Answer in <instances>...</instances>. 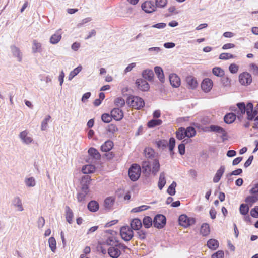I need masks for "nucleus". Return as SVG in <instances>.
I'll use <instances>...</instances> for the list:
<instances>
[{
  "label": "nucleus",
  "mask_w": 258,
  "mask_h": 258,
  "mask_svg": "<svg viewBox=\"0 0 258 258\" xmlns=\"http://www.w3.org/2000/svg\"><path fill=\"white\" fill-rule=\"evenodd\" d=\"M91 181V177L88 175H85L82 179L81 184L82 185L81 190L77 195V200L78 202H84L86 196L89 192V185Z\"/></svg>",
  "instance_id": "f257e3e1"
},
{
  "label": "nucleus",
  "mask_w": 258,
  "mask_h": 258,
  "mask_svg": "<svg viewBox=\"0 0 258 258\" xmlns=\"http://www.w3.org/2000/svg\"><path fill=\"white\" fill-rule=\"evenodd\" d=\"M126 103L130 106L137 109H140L145 105L143 99L138 96H129L126 100Z\"/></svg>",
  "instance_id": "f03ea898"
},
{
  "label": "nucleus",
  "mask_w": 258,
  "mask_h": 258,
  "mask_svg": "<svg viewBox=\"0 0 258 258\" xmlns=\"http://www.w3.org/2000/svg\"><path fill=\"white\" fill-rule=\"evenodd\" d=\"M128 172L130 179L133 181H136L141 175V169L138 164H133L130 167Z\"/></svg>",
  "instance_id": "7ed1b4c3"
},
{
  "label": "nucleus",
  "mask_w": 258,
  "mask_h": 258,
  "mask_svg": "<svg viewBox=\"0 0 258 258\" xmlns=\"http://www.w3.org/2000/svg\"><path fill=\"white\" fill-rule=\"evenodd\" d=\"M120 232L122 239L125 241H129L134 236L132 229L128 226H122L120 228Z\"/></svg>",
  "instance_id": "20e7f679"
},
{
  "label": "nucleus",
  "mask_w": 258,
  "mask_h": 258,
  "mask_svg": "<svg viewBox=\"0 0 258 258\" xmlns=\"http://www.w3.org/2000/svg\"><path fill=\"white\" fill-rule=\"evenodd\" d=\"M179 224L183 227L186 228L196 223V219L194 218H190L186 215H181L178 219Z\"/></svg>",
  "instance_id": "39448f33"
},
{
  "label": "nucleus",
  "mask_w": 258,
  "mask_h": 258,
  "mask_svg": "<svg viewBox=\"0 0 258 258\" xmlns=\"http://www.w3.org/2000/svg\"><path fill=\"white\" fill-rule=\"evenodd\" d=\"M166 217L161 214L157 215L154 219L153 224L157 228H162L166 224Z\"/></svg>",
  "instance_id": "423d86ee"
},
{
  "label": "nucleus",
  "mask_w": 258,
  "mask_h": 258,
  "mask_svg": "<svg viewBox=\"0 0 258 258\" xmlns=\"http://www.w3.org/2000/svg\"><path fill=\"white\" fill-rule=\"evenodd\" d=\"M239 80L241 84L247 86L251 83L252 77L249 73L244 72L239 75Z\"/></svg>",
  "instance_id": "0eeeda50"
},
{
  "label": "nucleus",
  "mask_w": 258,
  "mask_h": 258,
  "mask_svg": "<svg viewBox=\"0 0 258 258\" xmlns=\"http://www.w3.org/2000/svg\"><path fill=\"white\" fill-rule=\"evenodd\" d=\"M246 112L247 119L249 120H252L257 114V110L255 109L253 110V105L251 102L247 103L246 106Z\"/></svg>",
  "instance_id": "6e6552de"
},
{
  "label": "nucleus",
  "mask_w": 258,
  "mask_h": 258,
  "mask_svg": "<svg viewBox=\"0 0 258 258\" xmlns=\"http://www.w3.org/2000/svg\"><path fill=\"white\" fill-rule=\"evenodd\" d=\"M107 253L111 258H118L121 253L118 246H116V243L108 248Z\"/></svg>",
  "instance_id": "1a4fd4ad"
},
{
  "label": "nucleus",
  "mask_w": 258,
  "mask_h": 258,
  "mask_svg": "<svg viewBox=\"0 0 258 258\" xmlns=\"http://www.w3.org/2000/svg\"><path fill=\"white\" fill-rule=\"evenodd\" d=\"M142 9L146 13H150L155 11L156 6L151 1H147L142 4L141 6Z\"/></svg>",
  "instance_id": "9d476101"
},
{
  "label": "nucleus",
  "mask_w": 258,
  "mask_h": 258,
  "mask_svg": "<svg viewBox=\"0 0 258 258\" xmlns=\"http://www.w3.org/2000/svg\"><path fill=\"white\" fill-rule=\"evenodd\" d=\"M110 113L113 118L116 121H119L123 117V112L122 110L119 108H113Z\"/></svg>",
  "instance_id": "9b49d317"
},
{
  "label": "nucleus",
  "mask_w": 258,
  "mask_h": 258,
  "mask_svg": "<svg viewBox=\"0 0 258 258\" xmlns=\"http://www.w3.org/2000/svg\"><path fill=\"white\" fill-rule=\"evenodd\" d=\"M136 84L138 88L142 91H146L149 89V84L143 79H138L136 81Z\"/></svg>",
  "instance_id": "f8f14e48"
},
{
  "label": "nucleus",
  "mask_w": 258,
  "mask_h": 258,
  "mask_svg": "<svg viewBox=\"0 0 258 258\" xmlns=\"http://www.w3.org/2000/svg\"><path fill=\"white\" fill-rule=\"evenodd\" d=\"M213 86V82L209 78H206L203 80L201 84L202 89L205 92H209Z\"/></svg>",
  "instance_id": "ddd939ff"
},
{
  "label": "nucleus",
  "mask_w": 258,
  "mask_h": 258,
  "mask_svg": "<svg viewBox=\"0 0 258 258\" xmlns=\"http://www.w3.org/2000/svg\"><path fill=\"white\" fill-rule=\"evenodd\" d=\"M169 80L173 87L177 88L180 85V79L175 74H172L169 76Z\"/></svg>",
  "instance_id": "4468645a"
},
{
  "label": "nucleus",
  "mask_w": 258,
  "mask_h": 258,
  "mask_svg": "<svg viewBox=\"0 0 258 258\" xmlns=\"http://www.w3.org/2000/svg\"><path fill=\"white\" fill-rule=\"evenodd\" d=\"M28 132L26 130L21 132L19 135V137L22 141L23 143L26 144H29L33 141L31 137L28 136Z\"/></svg>",
  "instance_id": "2eb2a0df"
},
{
  "label": "nucleus",
  "mask_w": 258,
  "mask_h": 258,
  "mask_svg": "<svg viewBox=\"0 0 258 258\" xmlns=\"http://www.w3.org/2000/svg\"><path fill=\"white\" fill-rule=\"evenodd\" d=\"M13 55L16 57L19 62H21L22 60V53L20 49L15 45L10 47Z\"/></svg>",
  "instance_id": "dca6fc26"
},
{
  "label": "nucleus",
  "mask_w": 258,
  "mask_h": 258,
  "mask_svg": "<svg viewBox=\"0 0 258 258\" xmlns=\"http://www.w3.org/2000/svg\"><path fill=\"white\" fill-rule=\"evenodd\" d=\"M145 157L147 158L148 160L152 161L155 158V152L154 150L150 147L146 148L144 151Z\"/></svg>",
  "instance_id": "f3484780"
},
{
  "label": "nucleus",
  "mask_w": 258,
  "mask_h": 258,
  "mask_svg": "<svg viewBox=\"0 0 258 258\" xmlns=\"http://www.w3.org/2000/svg\"><path fill=\"white\" fill-rule=\"evenodd\" d=\"M61 39V29L57 30L55 33L51 36L50 38V42L51 44H55L58 43Z\"/></svg>",
  "instance_id": "a211bd4d"
},
{
  "label": "nucleus",
  "mask_w": 258,
  "mask_h": 258,
  "mask_svg": "<svg viewBox=\"0 0 258 258\" xmlns=\"http://www.w3.org/2000/svg\"><path fill=\"white\" fill-rule=\"evenodd\" d=\"M151 161L150 160H146L144 161L142 164V167L143 170V173L145 174L146 175H148L150 174L151 171Z\"/></svg>",
  "instance_id": "6ab92c4d"
},
{
  "label": "nucleus",
  "mask_w": 258,
  "mask_h": 258,
  "mask_svg": "<svg viewBox=\"0 0 258 258\" xmlns=\"http://www.w3.org/2000/svg\"><path fill=\"white\" fill-rule=\"evenodd\" d=\"M12 205L17 209L18 211H22L24 210L22 201L19 197H15L12 201Z\"/></svg>",
  "instance_id": "aec40b11"
},
{
  "label": "nucleus",
  "mask_w": 258,
  "mask_h": 258,
  "mask_svg": "<svg viewBox=\"0 0 258 258\" xmlns=\"http://www.w3.org/2000/svg\"><path fill=\"white\" fill-rule=\"evenodd\" d=\"M210 128L211 131L221 134L222 138L223 139L227 135L225 130L220 126L211 125Z\"/></svg>",
  "instance_id": "412c9836"
},
{
  "label": "nucleus",
  "mask_w": 258,
  "mask_h": 258,
  "mask_svg": "<svg viewBox=\"0 0 258 258\" xmlns=\"http://www.w3.org/2000/svg\"><path fill=\"white\" fill-rule=\"evenodd\" d=\"M66 218L67 221L71 224L73 222V219L74 217V213L72 210L68 206L65 207Z\"/></svg>",
  "instance_id": "4be33fe9"
},
{
  "label": "nucleus",
  "mask_w": 258,
  "mask_h": 258,
  "mask_svg": "<svg viewBox=\"0 0 258 258\" xmlns=\"http://www.w3.org/2000/svg\"><path fill=\"white\" fill-rule=\"evenodd\" d=\"M188 87L192 89H195L197 86V82L196 79L192 76H188L186 78Z\"/></svg>",
  "instance_id": "5701e85b"
},
{
  "label": "nucleus",
  "mask_w": 258,
  "mask_h": 258,
  "mask_svg": "<svg viewBox=\"0 0 258 258\" xmlns=\"http://www.w3.org/2000/svg\"><path fill=\"white\" fill-rule=\"evenodd\" d=\"M131 229L134 230H139L142 226L141 220L139 219H134L131 222Z\"/></svg>",
  "instance_id": "b1692460"
},
{
  "label": "nucleus",
  "mask_w": 258,
  "mask_h": 258,
  "mask_svg": "<svg viewBox=\"0 0 258 258\" xmlns=\"http://www.w3.org/2000/svg\"><path fill=\"white\" fill-rule=\"evenodd\" d=\"M142 76L145 79L151 82L153 80L154 73L152 70L147 69L143 72Z\"/></svg>",
  "instance_id": "393cba45"
},
{
  "label": "nucleus",
  "mask_w": 258,
  "mask_h": 258,
  "mask_svg": "<svg viewBox=\"0 0 258 258\" xmlns=\"http://www.w3.org/2000/svg\"><path fill=\"white\" fill-rule=\"evenodd\" d=\"M152 168L151 171L154 175H156L160 169V164L157 159H154L151 161Z\"/></svg>",
  "instance_id": "a878e982"
},
{
  "label": "nucleus",
  "mask_w": 258,
  "mask_h": 258,
  "mask_svg": "<svg viewBox=\"0 0 258 258\" xmlns=\"http://www.w3.org/2000/svg\"><path fill=\"white\" fill-rule=\"evenodd\" d=\"M225 168L224 166H221L213 178V182L214 183H217L220 180L221 177L225 171Z\"/></svg>",
  "instance_id": "bb28decb"
},
{
  "label": "nucleus",
  "mask_w": 258,
  "mask_h": 258,
  "mask_svg": "<svg viewBox=\"0 0 258 258\" xmlns=\"http://www.w3.org/2000/svg\"><path fill=\"white\" fill-rule=\"evenodd\" d=\"M113 147V143L110 140H108L101 146V150L103 152H107L109 151Z\"/></svg>",
  "instance_id": "cd10ccee"
},
{
  "label": "nucleus",
  "mask_w": 258,
  "mask_h": 258,
  "mask_svg": "<svg viewBox=\"0 0 258 258\" xmlns=\"http://www.w3.org/2000/svg\"><path fill=\"white\" fill-rule=\"evenodd\" d=\"M207 245L209 249L215 250L219 247V242L215 239H210L207 241Z\"/></svg>",
  "instance_id": "c85d7f7f"
},
{
  "label": "nucleus",
  "mask_w": 258,
  "mask_h": 258,
  "mask_svg": "<svg viewBox=\"0 0 258 258\" xmlns=\"http://www.w3.org/2000/svg\"><path fill=\"white\" fill-rule=\"evenodd\" d=\"M154 71L159 80L162 83L164 82V75L162 69L160 67H155Z\"/></svg>",
  "instance_id": "c756f323"
},
{
  "label": "nucleus",
  "mask_w": 258,
  "mask_h": 258,
  "mask_svg": "<svg viewBox=\"0 0 258 258\" xmlns=\"http://www.w3.org/2000/svg\"><path fill=\"white\" fill-rule=\"evenodd\" d=\"M236 119V115L233 113L226 114L224 117V122L227 124H231Z\"/></svg>",
  "instance_id": "7c9ffc66"
},
{
  "label": "nucleus",
  "mask_w": 258,
  "mask_h": 258,
  "mask_svg": "<svg viewBox=\"0 0 258 258\" xmlns=\"http://www.w3.org/2000/svg\"><path fill=\"white\" fill-rule=\"evenodd\" d=\"M210 230L209 225L207 223H203L200 228V233L203 236H206L210 233Z\"/></svg>",
  "instance_id": "2f4dec72"
},
{
  "label": "nucleus",
  "mask_w": 258,
  "mask_h": 258,
  "mask_svg": "<svg viewBox=\"0 0 258 258\" xmlns=\"http://www.w3.org/2000/svg\"><path fill=\"white\" fill-rule=\"evenodd\" d=\"M166 184L165 174L164 172L160 174L158 186L160 190H162Z\"/></svg>",
  "instance_id": "473e14b6"
},
{
  "label": "nucleus",
  "mask_w": 258,
  "mask_h": 258,
  "mask_svg": "<svg viewBox=\"0 0 258 258\" xmlns=\"http://www.w3.org/2000/svg\"><path fill=\"white\" fill-rule=\"evenodd\" d=\"M95 170L94 165L89 164L83 166L82 171L84 174H87L93 173Z\"/></svg>",
  "instance_id": "72a5a7b5"
},
{
  "label": "nucleus",
  "mask_w": 258,
  "mask_h": 258,
  "mask_svg": "<svg viewBox=\"0 0 258 258\" xmlns=\"http://www.w3.org/2000/svg\"><path fill=\"white\" fill-rule=\"evenodd\" d=\"M88 154L95 159H100L101 155L99 152L94 148H90L88 151Z\"/></svg>",
  "instance_id": "f704fd0d"
},
{
  "label": "nucleus",
  "mask_w": 258,
  "mask_h": 258,
  "mask_svg": "<svg viewBox=\"0 0 258 258\" xmlns=\"http://www.w3.org/2000/svg\"><path fill=\"white\" fill-rule=\"evenodd\" d=\"M87 207L89 211L94 212L99 209V204L95 201H91L88 203Z\"/></svg>",
  "instance_id": "c9c22d12"
},
{
  "label": "nucleus",
  "mask_w": 258,
  "mask_h": 258,
  "mask_svg": "<svg viewBox=\"0 0 258 258\" xmlns=\"http://www.w3.org/2000/svg\"><path fill=\"white\" fill-rule=\"evenodd\" d=\"M32 49V52L34 53L41 52V44L36 40H34L33 41Z\"/></svg>",
  "instance_id": "e433bc0d"
},
{
  "label": "nucleus",
  "mask_w": 258,
  "mask_h": 258,
  "mask_svg": "<svg viewBox=\"0 0 258 258\" xmlns=\"http://www.w3.org/2000/svg\"><path fill=\"white\" fill-rule=\"evenodd\" d=\"M24 182L26 186L28 187H34L36 185V181L33 177L25 178Z\"/></svg>",
  "instance_id": "4c0bfd02"
},
{
  "label": "nucleus",
  "mask_w": 258,
  "mask_h": 258,
  "mask_svg": "<svg viewBox=\"0 0 258 258\" xmlns=\"http://www.w3.org/2000/svg\"><path fill=\"white\" fill-rule=\"evenodd\" d=\"M114 203V199L112 197L107 198L104 201V206L106 209L110 210Z\"/></svg>",
  "instance_id": "58836bf2"
},
{
  "label": "nucleus",
  "mask_w": 258,
  "mask_h": 258,
  "mask_svg": "<svg viewBox=\"0 0 258 258\" xmlns=\"http://www.w3.org/2000/svg\"><path fill=\"white\" fill-rule=\"evenodd\" d=\"M153 221L152 218L149 216H146L143 220V224L146 228H150L153 224Z\"/></svg>",
  "instance_id": "ea45409f"
},
{
  "label": "nucleus",
  "mask_w": 258,
  "mask_h": 258,
  "mask_svg": "<svg viewBox=\"0 0 258 258\" xmlns=\"http://www.w3.org/2000/svg\"><path fill=\"white\" fill-rule=\"evenodd\" d=\"M82 66H79L77 68H75L73 71H72L68 76V79L69 80H71L75 76H76L79 73V72L82 70Z\"/></svg>",
  "instance_id": "a19ab883"
},
{
  "label": "nucleus",
  "mask_w": 258,
  "mask_h": 258,
  "mask_svg": "<svg viewBox=\"0 0 258 258\" xmlns=\"http://www.w3.org/2000/svg\"><path fill=\"white\" fill-rule=\"evenodd\" d=\"M49 246L53 252H55L56 249V242L53 237H51L48 239Z\"/></svg>",
  "instance_id": "79ce46f5"
},
{
  "label": "nucleus",
  "mask_w": 258,
  "mask_h": 258,
  "mask_svg": "<svg viewBox=\"0 0 258 258\" xmlns=\"http://www.w3.org/2000/svg\"><path fill=\"white\" fill-rule=\"evenodd\" d=\"M176 137L179 140H182L184 139L186 136H185V130L183 127L179 128L176 132Z\"/></svg>",
  "instance_id": "37998d69"
},
{
  "label": "nucleus",
  "mask_w": 258,
  "mask_h": 258,
  "mask_svg": "<svg viewBox=\"0 0 258 258\" xmlns=\"http://www.w3.org/2000/svg\"><path fill=\"white\" fill-rule=\"evenodd\" d=\"M162 121L160 119H152L148 122L147 126L149 128H153L161 124Z\"/></svg>",
  "instance_id": "c03bdc74"
},
{
  "label": "nucleus",
  "mask_w": 258,
  "mask_h": 258,
  "mask_svg": "<svg viewBox=\"0 0 258 258\" xmlns=\"http://www.w3.org/2000/svg\"><path fill=\"white\" fill-rule=\"evenodd\" d=\"M185 130V136L190 138L194 137L196 133L195 129L193 127H188Z\"/></svg>",
  "instance_id": "a18cd8bd"
},
{
  "label": "nucleus",
  "mask_w": 258,
  "mask_h": 258,
  "mask_svg": "<svg viewBox=\"0 0 258 258\" xmlns=\"http://www.w3.org/2000/svg\"><path fill=\"white\" fill-rule=\"evenodd\" d=\"M50 119L51 116L50 115H47L46 116L44 119L43 120L41 125V129L42 131H45L47 129L48 126V122L49 121Z\"/></svg>",
  "instance_id": "49530a36"
},
{
  "label": "nucleus",
  "mask_w": 258,
  "mask_h": 258,
  "mask_svg": "<svg viewBox=\"0 0 258 258\" xmlns=\"http://www.w3.org/2000/svg\"><path fill=\"white\" fill-rule=\"evenodd\" d=\"M212 72L214 75L218 77H222L224 75V71L219 67L214 68Z\"/></svg>",
  "instance_id": "de8ad7c7"
},
{
  "label": "nucleus",
  "mask_w": 258,
  "mask_h": 258,
  "mask_svg": "<svg viewBox=\"0 0 258 258\" xmlns=\"http://www.w3.org/2000/svg\"><path fill=\"white\" fill-rule=\"evenodd\" d=\"M176 185V183L175 181H173L169 186L167 191L169 195L174 196L175 194V187Z\"/></svg>",
  "instance_id": "09e8293b"
},
{
  "label": "nucleus",
  "mask_w": 258,
  "mask_h": 258,
  "mask_svg": "<svg viewBox=\"0 0 258 258\" xmlns=\"http://www.w3.org/2000/svg\"><path fill=\"white\" fill-rule=\"evenodd\" d=\"M258 200V196L252 195L247 197L245 199V202L248 204L252 205Z\"/></svg>",
  "instance_id": "8fccbe9b"
},
{
  "label": "nucleus",
  "mask_w": 258,
  "mask_h": 258,
  "mask_svg": "<svg viewBox=\"0 0 258 258\" xmlns=\"http://www.w3.org/2000/svg\"><path fill=\"white\" fill-rule=\"evenodd\" d=\"M114 104L118 107H122L125 104V101L122 97H117L114 100Z\"/></svg>",
  "instance_id": "3c124183"
},
{
  "label": "nucleus",
  "mask_w": 258,
  "mask_h": 258,
  "mask_svg": "<svg viewBox=\"0 0 258 258\" xmlns=\"http://www.w3.org/2000/svg\"><path fill=\"white\" fill-rule=\"evenodd\" d=\"M112 118L111 114L109 115L108 113H104L101 116V119L105 123H109L111 121Z\"/></svg>",
  "instance_id": "603ef678"
},
{
  "label": "nucleus",
  "mask_w": 258,
  "mask_h": 258,
  "mask_svg": "<svg viewBox=\"0 0 258 258\" xmlns=\"http://www.w3.org/2000/svg\"><path fill=\"white\" fill-rule=\"evenodd\" d=\"M239 211L242 215H245L249 211V207L246 204H242L240 206Z\"/></svg>",
  "instance_id": "864d4df0"
},
{
  "label": "nucleus",
  "mask_w": 258,
  "mask_h": 258,
  "mask_svg": "<svg viewBox=\"0 0 258 258\" xmlns=\"http://www.w3.org/2000/svg\"><path fill=\"white\" fill-rule=\"evenodd\" d=\"M137 231V235L139 239L141 240H144L146 238L147 234V232L146 231L142 229L140 230V229L139 230Z\"/></svg>",
  "instance_id": "5fc2aeb1"
},
{
  "label": "nucleus",
  "mask_w": 258,
  "mask_h": 258,
  "mask_svg": "<svg viewBox=\"0 0 258 258\" xmlns=\"http://www.w3.org/2000/svg\"><path fill=\"white\" fill-rule=\"evenodd\" d=\"M234 57V55L228 53H222L219 55V58L222 60H228L231 58H233Z\"/></svg>",
  "instance_id": "6e6d98bb"
},
{
  "label": "nucleus",
  "mask_w": 258,
  "mask_h": 258,
  "mask_svg": "<svg viewBox=\"0 0 258 258\" xmlns=\"http://www.w3.org/2000/svg\"><path fill=\"white\" fill-rule=\"evenodd\" d=\"M168 146H169V151L171 152V154L173 155V150L175 146V140L174 138H170V139H169Z\"/></svg>",
  "instance_id": "4d7b16f0"
},
{
  "label": "nucleus",
  "mask_w": 258,
  "mask_h": 258,
  "mask_svg": "<svg viewBox=\"0 0 258 258\" xmlns=\"http://www.w3.org/2000/svg\"><path fill=\"white\" fill-rule=\"evenodd\" d=\"M237 106L241 114H244L246 112V106L244 102L238 103Z\"/></svg>",
  "instance_id": "13d9d810"
},
{
  "label": "nucleus",
  "mask_w": 258,
  "mask_h": 258,
  "mask_svg": "<svg viewBox=\"0 0 258 258\" xmlns=\"http://www.w3.org/2000/svg\"><path fill=\"white\" fill-rule=\"evenodd\" d=\"M156 6L159 8H164L167 5V0H155Z\"/></svg>",
  "instance_id": "bf43d9fd"
},
{
  "label": "nucleus",
  "mask_w": 258,
  "mask_h": 258,
  "mask_svg": "<svg viewBox=\"0 0 258 258\" xmlns=\"http://www.w3.org/2000/svg\"><path fill=\"white\" fill-rule=\"evenodd\" d=\"M224 253L222 250H218L212 255V258H223Z\"/></svg>",
  "instance_id": "052dcab7"
},
{
  "label": "nucleus",
  "mask_w": 258,
  "mask_h": 258,
  "mask_svg": "<svg viewBox=\"0 0 258 258\" xmlns=\"http://www.w3.org/2000/svg\"><path fill=\"white\" fill-rule=\"evenodd\" d=\"M230 80L227 77H223L221 78V83L225 87L230 86Z\"/></svg>",
  "instance_id": "680f3d73"
},
{
  "label": "nucleus",
  "mask_w": 258,
  "mask_h": 258,
  "mask_svg": "<svg viewBox=\"0 0 258 258\" xmlns=\"http://www.w3.org/2000/svg\"><path fill=\"white\" fill-rule=\"evenodd\" d=\"M157 145L159 148H164L168 145V142L165 140H159L156 142Z\"/></svg>",
  "instance_id": "e2e57ef3"
},
{
  "label": "nucleus",
  "mask_w": 258,
  "mask_h": 258,
  "mask_svg": "<svg viewBox=\"0 0 258 258\" xmlns=\"http://www.w3.org/2000/svg\"><path fill=\"white\" fill-rule=\"evenodd\" d=\"M107 131L108 132L114 134L117 131H118V128L115 125L111 124L108 126Z\"/></svg>",
  "instance_id": "0e129e2a"
},
{
  "label": "nucleus",
  "mask_w": 258,
  "mask_h": 258,
  "mask_svg": "<svg viewBox=\"0 0 258 258\" xmlns=\"http://www.w3.org/2000/svg\"><path fill=\"white\" fill-rule=\"evenodd\" d=\"M161 50V48L159 47H150L148 49V52L153 54H156Z\"/></svg>",
  "instance_id": "69168bd1"
},
{
  "label": "nucleus",
  "mask_w": 258,
  "mask_h": 258,
  "mask_svg": "<svg viewBox=\"0 0 258 258\" xmlns=\"http://www.w3.org/2000/svg\"><path fill=\"white\" fill-rule=\"evenodd\" d=\"M229 70L231 73H236L238 70V66L234 63L231 64L229 67Z\"/></svg>",
  "instance_id": "338daca9"
},
{
  "label": "nucleus",
  "mask_w": 258,
  "mask_h": 258,
  "mask_svg": "<svg viewBox=\"0 0 258 258\" xmlns=\"http://www.w3.org/2000/svg\"><path fill=\"white\" fill-rule=\"evenodd\" d=\"M250 214L253 217L258 218V206H256L251 210Z\"/></svg>",
  "instance_id": "774afa93"
}]
</instances>
